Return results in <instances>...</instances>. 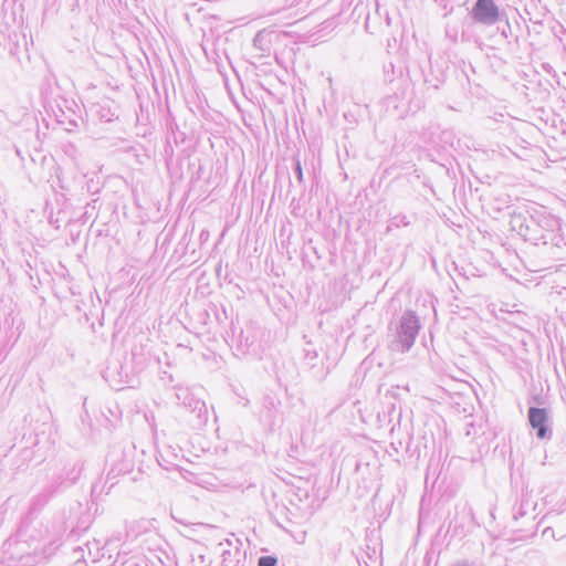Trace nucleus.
I'll use <instances>...</instances> for the list:
<instances>
[{"label":"nucleus","instance_id":"f257e3e1","mask_svg":"<svg viewBox=\"0 0 566 566\" xmlns=\"http://www.w3.org/2000/svg\"><path fill=\"white\" fill-rule=\"evenodd\" d=\"M472 13L478 22L486 24H493L500 18L499 8L493 0H478Z\"/></svg>","mask_w":566,"mask_h":566},{"label":"nucleus","instance_id":"f03ea898","mask_svg":"<svg viewBox=\"0 0 566 566\" xmlns=\"http://www.w3.org/2000/svg\"><path fill=\"white\" fill-rule=\"evenodd\" d=\"M530 423L534 429H537V437L539 439L545 438L546 436V421L547 413L545 409L539 408H531L528 412Z\"/></svg>","mask_w":566,"mask_h":566},{"label":"nucleus","instance_id":"7ed1b4c3","mask_svg":"<svg viewBox=\"0 0 566 566\" xmlns=\"http://www.w3.org/2000/svg\"><path fill=\"white\" fill-rule=\"evenodd\" d=\"M276 562L274 556H262L259 559V566H275Z\"/></svg>","mask_w":566,"mask_h":566}]
</instances>
